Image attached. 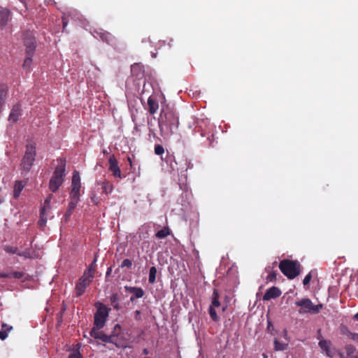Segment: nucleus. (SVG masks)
Here are the masks:
<instances>
[{
	"label": "nucleus",
	"instance_id": "nucleus-1",
	"mask_svg": "<svg viewBox=\"0 0 358 358\" xmlns=\"http://www.w3.org/2000/svg\"><path fill=\"white\" fill-rule=\"evenodd\" d=\"M159 127L164 137L175 134L179 126V117L173 108L166 106L162 110L159 118Z\"/></svg>",
	"mask_w": 358,
	"mask_h": 358
},
{
	"label": "nucleus",
	"instance_id": "nucleus-2",
	"mask_svg": "<svg viewBox=\"0 0 358 358\" xmlns=\"http://www.w3.org/2000/svg\"><path fill=\"white\" fill-rule=\"evenodd\" d=\"M36 145L30 141L25 146V152L21 160L20 168L22 175H27L31 169L36 160Z\"/></svg>",
	"mask_w": 358,
	"mask_h": 358
},
{
	"label": "nucleus",
	"instance_id": "nucleus-3",
	"mask_svg": "<svg viewBox=\"0 0 358 358\" xmlns=\"http://www.w3.org/2000/svg\"><path fill=\"white\" fill-rule=\"evenodd\" d=\"M57 165L49 182V189L52 192H56L62 186L66 177V159H57Z\"/></svg>",
	"mask_w": 358,
	"mask_h": 358
},
{
	"label": "nucleus",
	"instance_id": "nucleus-4",
	"mask_svg": "<svg viewBox=\"0 0 358 358\" xmlns=\"http://www.w3.org/2000/svg\"><path fill=\"white\" fill-rule=\"evenodd\" d=\"M279 268L288 279H294L301 272V264L296 260L283 259L279 264Z\"/></svg>",
	"mask_w": 358,
	"mask_h": 358
},
{
	"label": "nucleus",
	"instance_id": "nucleus-5",
	"mask_svg": "<svg viewBox=\"0 0 358 358\" xmlns=\"http://www.w3.org/2000/svg\"><path fill=\"white\" fill-rule=\"evenodd\" d=\"M296 306H299L301 308L299 310V313H311L317 314L320 312L322 308V304L314 305L310 299L306 298L301 299L295 302Z\"/></svg>",
	"mask_w": 358,
	"mask_h": 358
},
{
	"label": "nucleus",
	"instance_id": "nucleus-6",
	"mask_svg": "<svg viewBox=\"0 0 358 358\" xmlns=\"http://www.w3.org/2000/svg\"><path fill=\"white\" fill-rule=\"evenodd\" d=\"M110 308H106L102 303H99L97 310L94 316V325L98 329H102L108 316Z\"/></svg>",
	"mask_w": 358,
	"mask_h": 358
},
{
	"label": "nucleus",
	"instance_id": "nucleus-7",
	"mask_svg": "<svg viewBox=\"0 0 358 358\" xmlns=\"http://www.w3.org/2000/svg\"><path fill=\"white\" fill-rule=\"evenodd\" d=\"M52 199V194H49L45 199L44 206H43L40 210V218L38 224L40 229L42 230H43L46 226L48 216L49 215L51 210L50 202Z\"/></svg>",
	"mask_w": 358,
	"mask_h": 358
},
{
	"label": "nucleus",
	"instance_id": "nucleus-8",
	"mask_svg": "<svg viewBox=\"0 0 358 358\" xmlns=\"http://www.w3.org/2000/svg\"><path fill=\"white\" fill-rule=\"evenodd\" d=\"M80 188L81 183L80 173L78 171L75 170L73 171L72 176L70 195L80 196Z\"/></svg>",
	"mask_w": 358,
	"mask_h": 358
},
{
	"label": "nucleus",
	"instance_id": "nucleus-9",
	"mask_svg": "<svg viewBox=\"0 0 358 358\" xmlns=\"http://www.w3.org/2000/svg\"><path fill=\"white\" fill-rule=\"evenodd\" d=\"M92 34L94 38L100 39L109 45H113L115 42V37L110 33L103 29L94 30Z\"/></svg>",
	"mask_w": 358,
	"mask_h": 358
},
{
	"label": "nucleus",
	"instance_id": "nucleus-10",
	"mask_svg": "<svg viewBox=\"0 0 358 358\" xmlns=\"http://www.w3.org/2000/svg\"><path fill=\"white\" fill-rule=\"evenodd\" d=\"M109 171L112 172L115 178H122V174L120 167L118 166L117 161L114 155L110 156L108 159Z\"/></svg>",
	"mask_w": 358,
	"mask_h": 358
},
{
	"label": "nucleus",
	"instance_id": "nucleus-11",
	"mask_svg": "<svg viewBox=\"0 0 358 358\" xmlns=\"http://www.w3.org/2000/svg\"><path fill=\"white\" fill-rule=\"evenodd\" d=\"M124 289L129 293L132 294V296L130 297V301L133 302L136 299L142 298L144 296V291L141 287H131V286H124Z\"/></svg>",
	"mask_w": 358,
	"mask_h": 358
},
{
	"label": "nucleus",
	"instance_id": "nucleus-12",
	"mask_svg": "<svg viewBox=\"0 0 358 358\" xmlns=\"http://www.w3.org/2000/svg\"><path fill=\"white\" fill-rule=\"evenodd\" d=\"M282 294L281 290L277 287H272L269 288L264 295L263 296L264 301H269L271 299H275L280 296Z\"/></svg>",
	"mask_w": 358,
	"mask_h": 358
},
{
	"label": "nucleus",
	"instance_id": "nucleus-13",
	"mask_svg": "<svg viewBox=\"0 0 358 358\" xmlns=\"http://www.w3.org/2000/svg\"><path fill=\"white\" fill-rule=\"evenodd\" d=\"M10 20V11L6 8L0 9V28L5 27Z\"/></svg>",
	"mask_w": 358,
	"mask_h": 358
},
{
	"label": "nucleus",
	"instance_id": "nucleus-14",
	"mask_svg": "<svg viewBox=\"0 0 358 358\" xmlns=\"http://www.w3.org/2000/svg\"><path fill=\"white\" fill-rule=\"evenodd\" d=\"M131 72L134 76L141 79L144 76V67L141 64H134L131 66Z\"/></svg>",
	"mask_w": 358,
	"mask_h": 358
},
{
	"label": "nucleus",
	"instance_id": "nucleus-15",
	"mask_svg": "<svg viewBox=\"0 0 358 358\" xmlns=\"http://www.w3.org/2000/svg\"><path fill=\"white\" fill-rule=\"evenodd\" d=\"M21 109L19 104L14 105L8 116V120L12 122H16L20 116Z\"/></svg>",
	"mask_w": 358,
	"mask_h": 358
},
{
	"label": "nucleus",
	"instance_id": "nucleus-16",
	"mask_svg": "<svg viewBox=\"0 0 358 358\" xmlns=\"http://www.w3.org/2000/svg\"><path fill=\"white\" fill-rule=\"evenodd\" d=\"M318 344H319L320 348L323 351L325 352L327 356H328L329 357H334V352L330 348L331 341L323 339V340L320 341Z\"/></svg>",
	"mask_w": 358,
	"mask_h": 358
},
{
	"label": "nucleus",
	"instance_id": "nucleus-17",
	"mask_svg": "<svg viewBox=\"0 0 358 358\" xmlns=\"http://www.w3.org/2000/svg\"><path fill=\"white\" fill-rule=\"evenodd\" d=\"M27 182V180H17L15 182L13 189V197L15 199H17L20 196Z\"/></svg>",
	"mask_w": 358,
	"mask_h": 358
},
{
	"label": "nucleus",
	"instance_id": "nucleus-18",
	"mask_svg": "<svg viewBox=\"0 0 358 358\" xmlns=\"http://www.w3.org/2000/svg\"><path fill=\"white\" fill-rule=\"evenodd\" d=\"M148 111L151 115L156 113L159 108L158 102L151 96H150L148 99Z\"/></svg>",
	"mask_w": 358,
	"mask_h": 358
},
{
	"label": "nucleus",
	"instance_id": "nucleus-19",
	"mask_svg": "<svg viewBox=\"0 0 358 358\" xmlns=\"http://www.w3.org/2000/svg\"><path fill=\"white\" fill-rule=\"evenodd\" d=\"M94 275L85 271L83 275L79 278L78 282L88 287L93 281Z\"/></svg>",
	"mask_w": 358,
	"mask_h": 358
},
{
	"label": "nucleus",
	"instance_id": "nucleus-20",
	"mask_svg": "<svg viewBox=\"0 0 358 358\" xmlns=\"http://www.w3.org/2000/svg\"><path fill=\"white\" fill-rule=\"evenodd\" d=\"M99 340L101 341L103 343H113L118 347V345L116 343L117 336L115 335L108 336L101 331Z\"/></svg>",
	"mask_w": 358,
	"mask_h": 358
},
{
	"label": "nucleus",
	"instance_id": "nucleus-21",
	"mask_svg": "<svg viewBox=\"0 0 358 358\" xmlns=\"http://www.w3.org/2000/svg\"><path fill=\"white\" fill-rule=\"evenodd\" d=\"M69 199H70V201L69 202L67 209L73 211L80 201V196L69 195Z\"/></svg>",
	"mask_w": 358,
	"mask_h": 358
},
{
	"label": "nucleus",
	"instance_id": "nucleus-22",
	"mask_svg": "<svg viewBox=\"0 0 358 358\" xmlns=\"http://www.w3.org/2000/svg\"><path fill=\"white\" fill-rule=\"evenodd\" d=\"M13 329L11 326H9L5 323L1 325V329L0 331V339L4 340L8 336V332Z\"/></svg>",
	"mask_w": 358,
	"mask_h": 358
},
{
	"label": "nucleus",
	"instance_id": "nucleus-23",
	"mask_svg": "<svg viewBox=\"0 0 358 358\" xmlns=\"http://www.w3.org/2000/svg\"><path fill=\"white\" fill-rule=\"evenodd\" d=\"M220 295L217 289L213 290L212 301L210 307L219 308L221 305L220 300Z\"/></svg>",
	"mask_w": 358,
	"mask_h": 358
},
{
	"label": "nucleus",
	"instance_id": "nucleus-24",
	"mask_svg": "<svg viewBox=\"0 0 358 358\" xmlns=\"http://www.w3.org/2000/svg\"><path fill=\"white\" fill-rule=\"evenodd\" d=\"M24 45H36V39L32 34L27 33L24 36Z\"/></svg>",
	"mask_w": 358,
	"mask_h": 358
},
{
	"label": "nucleus",
	"instance_id": "nucleus-25",
	"mask_svg": "<svg viewBox=\"0 0 358 358\" xmlns=\"http://www.w3.org/2000/svg\"><path fill=\"white\" fill-rule=\"evenodd\" d=\"M87 287V286L78 281L75 287V292L76 297L82 296L85 293Z\"/></svg>",
	"mask_w": 358,
	"mask_h": 358
},
{
	"label": "nucleus",
	"instance_id": "nucleus-26",
	"mask_svg": "<svg viewBox=\"0 0 358 358\" xmlns=\"http://www.w3.org/2000/svg\"><path fill=\"white\" fill-rule=\"evenodd\" d=\"M101 189L102 192L105 193L106 194H108L112 192L113 186L111 182H110L108 180H104L101 183Z\"/></svg>",
	"mask_w": 358,
	"mask_h": 358
},
{
	"label": "nucleus",
	"instance_id": "nucleus-27",
	"mask_svg": "<svg viewBox=\"0 0 358 358\" xmlns=\"http://www.w3.org/2000/svg\"><path fill=\"white\" fill-rule=\"evenodd\" d=\"M157 273V270L155 266H152L150 268L148 281L150 284H154L155 282Z\"/></svg>",
	"mask_w": 358,
	"mask_h": 358
},
{
	"label": "nucleus",
	"instance_id": "nucleus-28",
	"mask_svg": "<svg viewBox=\"0 0 358 358\" xmlns=\"http://www.w3.org/2000/svg\"><path fill=\"white\" fill-rule=\"evenodd\" d=\"M288 344L285 343H280L277 338L274 340V349L276 351H282L287 348Z\"/></svg>",
	"mask_w": 358,
	"mask_h": 358
},
{
	"label": "nucleus",
	"instance_id": "nucleus-29",
	"mask_svg": "<svg viewBox=\"0 0 358 358\" xmlns=\"http://www.w3.org/2000/svg\"><path fill=\"white\" fill-rule=\"evenodd\" d=\"M170 234V229L168 227H164L156 233V237L162 239L166 238Z\"/></svg>",
	"mask_w": 358,
	"mask_h": 358
},
{
	"label": "nucleus",
	"instance_id": "nucleus-30",
	"mask_svg": "<svg viewBox=\"0 0 358 358\" xmlns=\"http://www.w3.org/2000/svg\"><path fill=\"white\" fill-rule=\"evenodd\" d=\"M32 57L33 56L27 55V57L25 58L23 65H22V67L24 69L27 70V71H29L31 69L32 62H33Z\"/></svg>",
	"mask_w": 358,
	"mask_h": 358
},
{
	"label": "nucleus",
	"instance_id": "nucleus-31",
	"mask_svg": "<svg viewBox=\"0 0 358 358\" xmlns=\"http://www.w3.org/2000/svg\"><path fill=\"white\" fill-rule=\"evenodd\" d=\"M345 351L346 354L349 357H357L355 355V353L356 352V348L352 345H347L345 347Z\"/></svg>",
	"mask_w": 358,
	"mask_h": 358
},
{
	"label": "nucleus",
	"instance_id": "nucleus-32",
	"mask_svg": "<svg viewBox=\"0 0 358 358\" xmlns=\"http://www.w3.org/2000/svg\"><path fill=\"white\" fill-rule=\"evenodd\" d=\"M3 250L9 254H17V255L21 256V254L18 252L19 250L17 247H13V246H10V245H5L3 247Z\"/></svg>",
	"mask_w": 358,
	"mask_h": 358
},
{
	"label": "nucleus",
	"instance_id": "nucleus-33",
	"mask_svg": "<svg viewBox=\"0 0 358 358\" xmlns=\"http://www.w3.org/2000/svg\"><path fill=\"white\" fill-rule=\"evenodd\" d=\"M96 264V255L95 256V258L93 260V262L90 264L88 268L85 271L89 272V273L94 275L95 271H96V269H95Z\"/></svg>",
	"mask_w": 358,
	"mask_h": 358
},
{
	"label": "nucleus",
	"instance_id": "nucleus-34",
	"mask_svg": "<svg viewBox=\"0 0 358 358\" xmlns=\"http://www.w3.org/2000/svg\"><path fill=\"white\" fill-rule=\"evenodd\" d=\"M100 329H98V327L94 325L93 328L90 331V336L95 339H99L101 333V331H99Z\"/></svg>",
	"mask_w": 358,
	"mask_h": 358
},
{
	"label": "nucleus",
	"instance_id": "nucleus-35",
	"mask_svg": "<svg viewBox=\"0 0 358 358\" xmlns=\"http://www.w3.org/2000/svg\"><path fill=\"white\" fill-rule=\"evenodd\" d=\"M208 312H209L210 317L213 321H214V322L219 321V317L217 316V313L215 311V308L209 307Z\"/></svg>",
	"mask_w": 358,
	"mask_h": 358
},
{
	"label": "nucleus",
	"instance_id": "nucleus-36",
	"mask_svg": "<svg viewBox=\"0 0 358 358\" xmlns=\"http://www.w3.org/2000/svg\"><path fill=\"white\" fill-rule=\"evenodd\" d=\"M155 153L157 155H162L164 153V148L162 145L156 144L155 145Z\"/></svg>",
	"mask_w": 358,
	"mask_h": 358
},
{
	"label": "nucleus",
	"instance_id": "nucleus-37",
	"mask_svg": "<svg viewBox=\"0 0 358 358\" xmlns=\"http://www.w3.org/2000/svg\"><path fill=\"white\" fill-rule=\"evenodd\" d=\"M27 55L33 56L36 50V45H24Z\"/></svg>",
	"mask_w": 358,
	"mask_h": 358
},
{
	"label": "nucleus",
	"instance_id": "nucleus-38",
	"mask_svg": "<svg viewBox=\"0 0 358 358\" xmlns=\"http://www.w3.org/2000/svg\"><path fill=\"white\" fill-rule=\"evenodd\" d=\"M132 266V262L131 260L129 259H125L122 261L121 265H120V267L121 268H124V267H127V268H131Z\"/></svg>",
	"mask_w": 358,
	"mask_h": 358
},
{
	"label": "nucleus",
	"instance_id": "nucleus-39",
	"mask_svg": "<svg viewBox=\"0 0 358 358\" xmlns=\"http://www.w3.org/2000/svg\"><path fill=\"white\" fill-rule=\"evenodd\" d=\"M340 329L341 333L346 336H348L349 334L351 333L348 327L345 325L341 324Z\"/></svg>",
	"mask_w": 358,
	"mask_h": 358
},
{
	"label": "nucleus",
	"instance_id": "nucleus-40",
	"mask_svg": "<svg viewBox=\"0 0 358 358\" xmlns=\"http://www.w3.org/2000/svg\"><path fill=\"white\" fill-rule=\"evenodd\" d=\"M110 301L111 303V305H113L114 303H116L119 301V296L117 293L112 294L110 296Z\"/></svg>",
	"mask_w": 358,
	"mask_h": 358
},
{
	"label": "nucleus",
	"instance_id": "nucleus-41",
	"mask_svg": "<svg viewBox=\"0 0 358 358\" xmlns=\"http://www.w3.org/2000/svg\"><path fill=\"white\" fill-rule=\"evenodd\" d=\"M10 273V278H14L17 279H20L23 277V273L20 271H14Z\"/></svg>",
	"mask_w": 358,
	"mask_h": 358
},
{
	"label": "nucleus",
	"instance_id": "nucleus-42",
	"mask_svg": "<svg viewBox=\"0 0 358 358\" xmlns=\"http://www.w3.org/2000/svg\"><path fill=\"white\" fill-rule=\"evenodd\" d=\"M311 278H312V275L310 273H309L308 274H307L306 275V277L303 279V285L306 286V285H308L311 280Z\"/></svg>",
	"mask_w": 358,
	"mask_h": 358
},
{
	"label": "nucleus",
	"instance_id": "nucleus-43",
	"mask_svg": "<svg viewBox=\"0 0 358 358\" xmlns=\"http://www.w3.org/2000/svg\"><path fill=\"white\" fill-rule=\"evenodd\" d=\"M276 272L275 271H271L269 273V274L267 276V280L269 281H274L276 279Z\"/></svg>",
	"mask_w": 358,
	"mask_h": 358
},
{
	"label": "nucleus",
	"instance_id": "nucleus-44",
	"mask_svg": "<svg viewBox=\"0 0 358 358\" xmlns=\"http://www.w3.org/2000/svg\"><path fill=\"white\" fill-rule=\"evenodd\" d=\"M69 358H83V356L78 351H73L69 355Z\"/></svg>",
	"mask_w": 358,
	"mask_h": 358
},
{
	"label": "nucleus",
	"instance_id": "nucleus-45",
	"mask_svg": "<svg viewBox=\"0 0 358 358\" xmlns=\"http://www.w3.org/2000/svg\"><path fill=\"white\" fill-rule=\"evenodd\" d=\"M185 165H186L185 171H187L188 169H193L194 164L190 161H189L187 159H185Z\"/></svg>",
	"mask_w": 358,
	"mask_h": 358
},
{
	"label": "nucleus",
	"instance_id": "nucleus-46",
	"mask_svg": "<svg viewBox=\"0 0 358 358\" xmlns=\"http://www.w3.org/2000/svg\"><path fill=\"white\" fill-rule=\"evenodd\" d=\"M73 210H70L69 209L66 210L65 214H64V220H65V222H68V220H69L71 215H72L73 213Z\"/></svg>",
	"mask_w": 358,
	"mask_h": 358
},
{
	"label": "nucleus",
	"instance_id": "nucleus-47",
	"mask_svg": "<svg viewBox=\"0 0 358 358\" xmlns=\"http://www.w3.org/2000/svg\"><path fill=\"white\" fill-rule=\"evenodd\" d=\"M6 99V92L3 90L1 91V95H0V106L3 105L5 102Z\"/></svg>",
	"mask_w": 358,
	"mask_h": 358
},
{
	"label": "nucleus",
	"instance_id": "nucleus-48",
	"mask_svg": "<svg viewBox=\"0 0 358 358\" xmlns=\"http://www.w3.org/2000/svg\"><path fill=\"white\" fill-rule=\"evenodd\" d=\"M348 337L353 341H358V334L357 333L351 332Z\"/></svg>",
	"mask_w": 358,
	"mask_h": 358
},
{
	"label": "nucleus",
	"instance_id": "nucleus-49",
	"mask_svg": "<svg viewBox=\"0 0 358 358\" xmlns=\"http://www.w3.org/2000/svg\"><path fill=\"white\" fill-rule=\"evenodd\" d=\"M91 201L95 205H98L99 203V199L96 195L91 196Z\"/></svg>",
	"mask_w": 358,
	"mask_h": 358
},
{
	"label": "nucleus",
	"instance_id": "nucleus-50",
	"mask_svg": "<svg viewBox=\"0 0 358 358\" xmlns=\"http://www.w3.org/2000/svg\"><path fill=\"white\" fill-rule=\"evenodd\" d=\"M134 318L136 320H141V311L137 310L134 312Z\"/></svg>",
	"mask_w": 358,
	"mask_h": 358
},
{
	"label": "nucleus",
	"instance_id": "nucleus-51",
	"mask_svg": "<svg viewBox=\"0 0 358 358\" xmlns=\"http://www.w3.org/2000/svg\"><path fill=\"white\" fill-rule=\"evenodd\" d=\"M213 134H211L210 136L207 138V141H208V144L209 146H212L213 145Z\"/></svg>",
	"mask_w": 358,
	"mask_h": 358
},
{
	"label": "nucleus",
	"instance_id": "nucleus-52",
	"mask_svg": "<svg viewBox=\"0 0 358 358\" xmlns=\"http://www.w3.org/2000/svg\"><path fill=\"white\" fill-rule=\"evenodd\" d=\"M0 278H10V273H1Z\"/></svg>",
	"mask_w": 358,
	"mask_h": 358
},
{
	"label": "nucleus",
	"instance_id": "nucleus-53",
	"mask_svg": "<svg viewBox=\"0 0 358 358\" xmlns=\"http://www.w3.org/2000/svg\"><path fill=\"white\" fill-rule=\"evenodd\" d=\"M113 307L116 309V310H120V306L119 305V303L117 302L116 303H114L113 305H112Z\"/></svg>",
	"mask_w": 358,
	"mask_h": 358
},
{
	"label": "nucleus",
	"instance_id": "nucleus-54",
	"mask_svg": "<svg viewBox=\"0 0 358 358\" xmlns=\"http://www.w3.org/2000/svg\"><path fill=\"white\" fill-rule=\"evenodd\" d=\"M62 24H63V29H65L67 26V22L66 21L65 18L62 19Z\"/></svg>",
	"mask_w": 358,
	"mask_h": 358
},
{
	"label": "nucleus",
	"instance_id": "nucleus-55",
	"mask_svg": "<svg viewBox=\"0 0 358 358\" xmlns=\"http://www.w3.org/2000/svg\"><path fill=\"white\" fill-rule=\"evenodd\" d=\"M143 353L144 355H148L149 351H148V350L147 348H144V349L143 350Z\"/></svg>",
	"mask_w": 358,
	"mask_h": 358
},
{
	"label": "nucleus",
	"instance_id": "nucleus-56",
	"mask_svg": "<svg viewBox=\"0 0 358 358\" xmlns=\"http://www.w3.org/2000/svg\"><path fill=\"white\" fill-rule=\"evenodd\" d=\"M271 327H273V326H272L271 322L268 321V327H267V328H268V329H270Z\"/></svg>",
	"mask_w": 358,
	"mask_h": 358
},
{
	"label": "nucleus",
	"instance_id": "nucleus-57",
	"mask_svg": "<svg viewBox=\"0 0 358 358\" xmlns=\"http://www.w3.org/2000/svg\"><path fill=\"white\" fill-rule=\"evenodd\" d=\"M354 319L358 321V313L354 315Z\"/></svg>",
	"mask_w": 358,
	"mask_h": 358
},
{
	"label": "nucleus",
	"instance_id": "nucleus-58",
	"mask_svg": "<svg viewBox=\"0 0 358 358\" xmlns=\"http://www.w3.org/2000/svg\"><path fill=\"white\" fill-rule=\"evenodd\" d=\"M117 328L120 329V326L119 324H116L115 327V329H117Z\"/></svg>",
	"mask_w": 358,
	"mask_h": 358
},
{
	"label": "nucleus",
	"instance_id": "nucleus-59",
	"mask_svg": "<svg viewBox=\"0 0 358 358\" xmlns=\"http://www.w3.org/2000/svg\"><path fill=\"white\" fill-rule=\"evenodd\" d=\"M128 161L129 162L130 164L131 165V160L130 157H128Z\"/></svg>",
	"mask_w": 358,
	"mask_h": 358
},
{
	"label": "nucleus",
	"instance_id": "nucleus-60",
	"mask_svg": "<svg viewBox=\"0 0 358 358\" xmlns=\"http://www.w3.org/2000/svg\"><path fill=\"white\" fill-rule=\"evenodd\" d=\"M1 202H2V201H1V199H0V203H1Z\"/></svg>",
	"mask_w": 358,
	"mask_h": 358
},
{
	"label": "nucleus",
	"instance_id": "nucleus-61",
	"mask_svg": "<svg viewBox=\"0 0 358 358\" xmlns=\"http://www.w3.org/2000/svg\"><path fill=\"white\" fill-rule=\"evenodd\" d=\"M145 358H148V357H145Z\"/></svg>",
	"mask_w": 358,
	"mask_h": 358
}]
</instances>
